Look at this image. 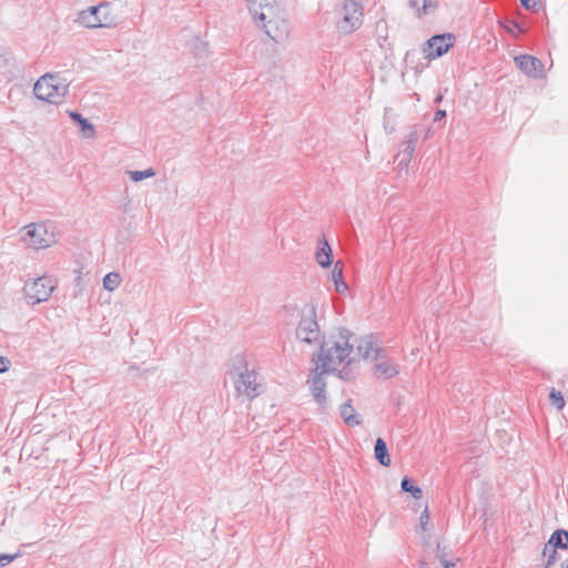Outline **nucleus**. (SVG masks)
I'll return each mask as SVG.
<instances>
[{
    "label": "nucleus",
    "mask_w": 568,
    "mask_h": 568,
    "mask_svg": "<svg viewBox=\"0 0 568 568\" xmlns=\"http://www.w3.org/2000/svg\"><path fill=\"white\" fill-rule=\"evenodd\" d=\"M359 339L346 328H336L323 335L320 348L313 356L314 364L325 369H333L342 379H349L348 367L362 358L357 354Z\"/></svg>",
    "instance_id": "1"
},
{
    "label": "nucleus",
    "mask_w": 568,
    "mask_h": 568,
    "mask_svg": "<svg viewBox=\"0 0 568 568\" xmlns=\"http://www.w3.org/2000/svg\"><path fill=\"white\" fill-rule=\"evenodd\" d=\"M357 354L364 361L375 362L373 373L377 378L389 379L399 373L397 365L386 356L385 351L378 347L369 336L361 337L357 344Z\"/></svg>",
    "instance_id": "2"
},
{
    "label": "nucleus",
    "mask_w": 568,
    "mask_h": 568,
    "mask_svg": "<svg viewBox=\"0 0 568 568\" xmlns=\"http://www.w3.org/2000/svg\"><path fill=\"white\" fill-rule=\"evenodd\" d=\"M69 85L70 82L60 73H45L34 83L33 94L41 101L59 105L64 101Z\"/></svg>",
    "instance_id": "3"
},
{
    "label": "nucleus",
    "mask_w": 568,
    "mask_h": 568,
    "mask_svg": "<svg viewBox=\"0 0 568 568\" xmlns=\"http://www.w3.org/2000/svg\"><path fill=\"white\" fill-rule=\"evenodd\" d=\"M230 376L239 396L253 399L264 390L257 373L254 369L248 368L244 363H240V365L234 366L230 372Z\"/></svg>",
    "instance_id": "4"
},
{
    "label": "nucleus",
    "mask_w": 568,
    "mask_h": 568,
    "mask_svg": "<svg viewBox=\"0 0 568 568\" xmlns=\"http://www.w3.org/2000/svg\"><path fill=\"white\" fill-rule=\"evenodd\" d=\"M23 231L28 246L34 250L48 248L54 245L59 239V229L51 221L30 223L23 227Z\"/></svg>",
    "instance_id": "5"
},
{
    "label": "nucleus",
    "mask_w": 568,
    "mask_h": 568,
    "mask_svg": "<svg viewBox=\"0 0 568 568\" xmlns=\"http://www.w3.org/2000/svg\"><path fill=\"white\" fill-rule=\"evenodd\" d=\"M336 28L339 34L348 36L363 24L364 8L362 0H344L337 12Z\"/></svg>",
    "instance_id": "6"
},
{
    "label": "nucleus",
    "mask_w": 568,
    "mask_h": 568,
    "mask_svg": "<svg viewBox=\"0 0 568 568\" xmlns=\"http://www.w3.org/2000/svg\"><path fill=\"white\" fill-rule=\"evenodd\" d=\"M295 335L300 342L308 345H313L322 341L315 305L307 304L303 307Z\"/></svg>",
    "instance_id": "7"
},
{
    "label": "nucleus",
    "mask_w": 568,
    "mask_h": 568,
    "mask_svg": "<svg viewBox=\"0 0 568 568\" xmlns=\"http://www.w3.org/2000/svg\"><path fill=\"white\" fill-rule=\"evenodd\" d=\"M55 288V281L50 276H41L26 282L24 296L31 304H39L50 298Z\"/></svg>",
    "instance_id": "8"
},
{
    "label": "nucleus",
    "mask_w": 568,
    "mask_h": 568,
    "mask_svg": "<svg viewBox=\"0 0 568 568\" xmlns=\"http://www.w3.org/2000/svg\"><path fill=\"white\" fill-rule=\"evenodd\" d=\"M329 373H335L333 369H325L321 367V365H315V367L311 371V374L307 379L308 389L315 400V403L322 408L327 407V396H326V376Z\"/></svg>",
    "instance_id": "9"
},
{
    "label": "nucleus",
    "mask_w": 568,
    "mask_h": 568,
    "mask_svg": "<svg viewBox=\"0 0 568 568\" xmlns=\"http://www.w3.org/2000/svg\"><path fill=\"white\" fill-rule=\"evenodd\" d=\"M257 23L275 42L284 41L288 37L287 21L281 17L277 8L274 9L272 18H266L265 21H257Z\"/></svg>",
    "instance_id": "10"
},
{
    "label": "nucleus",
    "mask_w": 568,
    "mask_h": 568,
    "mask_svg": "<svg viewBox=\"0 0 568 568\" xmlns=\"http://www.w3.org/2000/svg\"><path fill=\"white\" fill-rule=\"evenodd\" d=\"M419 133L420 132H419L418 125H412L408 129V132L403 140L404 149L396 156V159L398 160L399 172L408 171V165L413 160L416 143L419 138Z\"/></svg>",
    "instance_id": "11"
},
{
    "label": "nucleus",
    "mask_w": 568,
    "mask_h": 568,
    "mask_svg": "<svg viewBox=\"0 0 568 568\" xmlns=\"http://www.w3.org/2000/svg\"><path fill=\"white\" fill-rule=\"evenodd\" d=\"M455 37L452 33L437 34L427 40L423 53L432 60L445 54L454 44Z\"/></svg>",
    "instance_id": "12"
},
{
    "label": "nucleus",
    "mask_w": 568,
    "mask_h": 568,
    "mask_svg": "<svg viewBox=\"0 0 568 568\" xmlns=\"http://www.w3.org/2000/svg\"><path fill=\"white\" fill-rule=\"evenodd\" d=\"M91 7L95 9L97 18L101 20L102 28L112 29L119 24L120 17L112 2L102 1Z\"/></svg>",
    "instance_id": "13"
},
{
    "label": "nucleus",
    "mask_w": 568,
    "mask_h": 568,
    "mask_svg": "<svg viewBox=\"0 0 568 568\" xmlns=\"http://www.w3.org/2000/svg\"><path fill=\"white\" fill-rule=\"evenodd\" d=\"M515 63L528 77L542 78L545 75L542 62L534 55L523 54L516 57Z\"/></svg>",
    "instance_id": "14"
},
{
    "label": "nucleus",
    "mask_w": 568,
    "mask_h": 568,
    "mask_svg": "<svg viewBox=\"0 0 568 568\" xmlns=\"http://www.w3.org/2000/svg\"><path fill=\"white\" fill-rule=\"evenodd\" d=\"M248 11L255 21H265L266 18H272L273 11L276 8L275 0H245Z\"/></svg>",
    "instance_id": "15"
},
{
    "label": "nucleus",
    "mask_w": 568,
    "mask_h": 568,
    "mask_svg": "<svg viewBox=\"0 0 568 568\" xmlns=\"http://www.w3.org/2000/svg\"><path fill=\"white\" fill-rule=\"evenodd\" d=\"M95 9L89 7L77 13L75 22L87 29H99L102 28L101 20L97 18Z\"/></svg>",
    "instance_id": "16"
},
{
    "label": "nucleus",
    "mask_w": 568,
    "mask_h": 568,
    "mask_svg": "<svg viewBox=\"0 0 568 568\" xmlns=\"http://www.w3.org/2000/svg\"><path fill=\"white\" fill-rule=\"evenodd\" d=\"M549 548L568 549V531L564 529L554 531L544 548V555L547 554Z\"/></svg>",
    "instance_id": "17"
},
{
    "label": "nucleus",
    "mask_w": 568,
    "mask_h": 568,
    "mask_svg": "<svg viewBox=\"0 0 568 568\" xmlns=\"http://www.w3.org/2000/svg\"><path fill=\"white\" fill-rule=\"evenodd\" d=\"M339 414L348 426H357L362 424V417L359 414L355 412V408L352 406L351 400L344 403L341 406Z\"/></svg>",
    "instance_id": "18"
},
{
    "label": "nucleus",
    "mask_w": 568,
    "mask_h": 568,
    "mask_svg": "<svg viewBox=\"0 0 568 568\" xmlns=\"http://www.w3.org/2000/svg\"><path fill=\"white\" fill-rule=\"evenodd\" d=\"M315 258L322 267H328L332 264V248L326 240L321 241Z\"/></svg>",
    "instance_id": "19"
},
{
    "label": "nucleus",
    "mask_w": 568,
    "mask_h": 568,
    "mask_svg": "<svg viewBox=\"0 0 568 568\" xmlns=\"http://www.w3.org/2000/svg\"><path fill=\"white\" fill-rule=\"evenodd\" d=\"M374 454L375 458L378 460V463L383 466H389L390 465V457L387 452L386 443L383 438H377L375 442L374 447Z\"/></svg>",
    "instance_id": "20"
},
{
    "label": "nucleus",
    "mask_w": 568,
    "mask_h": 568,
    "mask_svg": "<svg viewBox=\"0 0 568 568\" xmlns=\"http://www.w3.org/2000/svg\"><path fill=\"white\" fill-rule=\"evenodd\" d=\"M332 280L334 282L336 292L343 294L348 290V286L343 278V266H342L341 262H336L334 264V267L332 271Z\"/></svg>",
    "instance_id": "21"
},
{
    "label": "nucleus",
    "mask_w": 568,
    "mask_h": 568,
    "mask_svg": "<svg viewBox=\"0 0 568 568\" xmlns=\"http://www.w3.org/2000/svg\"><path fill=\"white\" fill-rule=\"evenodd\" d=\"M121 276L118 272H110L103 277V287L109 292H113L119 287Z\"/></svg>",
    "instance_id": "22"
},
{
    "label": "nucleus",
    "mask_w": 568,
    "mask_h": 568,
    "mask_svg": "<svg viewBox=\"0 0 568 568\" xmlns=\"http://www.w3.org/2000/svg\"><path fill=\"white\" fill-rule=\"evenodd\" d=\"M396 114L392 108H385L384 110V130L387 134L395 132V124L393 123Z\"/></svg>",
    "instance_id": "23"
},
{
    "label": "nucleus",
    "mask_w": 568,
    "mask_h": 568,
    "mask_svg": "<svg viewBox=\"0 0 568 568\" xmlns=\"http://www.w3.org/2000/svg\"><path fill=\"white\" fill-rule=\"evenodd\" d=\"M400 487L404 491L410 493L415 499H420L423 497V490L418 486H415L407 477L403 478Z\"/></svg>",
    "instance_id": "24"
},
{
    "label": "nucleus",
    "mask_w": 568,
    "mask_h": 568,
    "mask_svg": "<svg viewBox=\"0 0 568 568\" xmlns=\"http://www.w3.org/2000/svg\"><path fill=\"white\" fill-rule=\"evenodd\" d=\"M128 175L133 182H140L144 179L153 178L155 171L151 168L144 171H128Z\"/></svg>",
    "instance_id": "25"
},
{
    "label": "nucleus",
    "mask_w": 568,
    "mask_h": 568,
    "mask_svg": "<svg viewBox=\"0 0 568 568\" xmlns=\"http://www.w3.org/2000/svg\"><path fill=\"white\" fill-rule=\"evenodd\" d=\"M70 116H71V119H73L81 125L82 131H84V132L89 131L90 135L93 134V132H94L93 125L87 119H84L80 113L70 112Z\"/></svg>",
    "instance_id": "26"
},
{
    "label": "nucleus",
    "mask_w": 568,
    "mask_h": 568,
    "mask_svg": "<svg viewBox=\"0 0 568 568\" xmlns=\"http://www.w3.org/2000/svg\"><path fill=\"white\" fill-rule=\"evenodd\" d=\"M549 399L552 406H555L558 410H561L565 406V399L561 392L552 388L549 394Z\"/></svg>",
    "instance_id": "27"
},
{
    "label": "nucleus",
    "mask_w": 568,
    "mask_h": 568,
    "mask_svg": "<svg viewBox=\"0 0 568 568\" xmlns=\"http://www.w3.org/2000/svg\"><path fill=\"white\" fill-rule=\"evenodd\" d=\"M20 556L19 552L14 555H0V568L8 566L10 562H12L16 558Z\"/></svg>",
    "instance_id": "28"
},
{
    "label": "nucleus",
    "mask_w": 568,
    "mask_h": 568,
    "mask_svg": "<svg viewBox=\"0 0 568 568\" xmlns=\"http://www.w3.org/2000/svg\"><path fill=\"white\" fill-rule=\"evenodd\" d=\"M550 549H551V552L549 555H547V554L545 555V556H547L545 568H550L551 566L555 565V562L557 560L556 548H550Z\"/></svg>",
    "instance_id": "29"
},
{
    "label": "nucleus",
    "mask_w": 568,
    "mask_h": 568,
    "mask_svg": "<svg viewBox=\"0 0 568 568\" xmlns=\"http://www.w3.org/2000/svg\"><path fill=\"white\" fill-rule=\"evenodd\" d=\"M10 361L6 357L0 356V374L9 369Z\"/></svg>",
    "instance_id": "30"
},
{
    "label": "nucleus",
    "mask_w": 568,
    "mask_h": 568,
    "mask_svg": "<svg viewBox=\"0 0 568 568\" xmlns=\"http://www.w3.org/2000/svg\"><path fill=\"white\" fill-rule=\"evenodd\" d=\"M520 2L526 9H535L538 4V0H520Z\"/></svg>",
    "instance_id": "31"
},
{
    "label": "nucleus",
    "mask_w": 568,
    "mask_h": 568,
    "mask_svg": "<svg viewBox=\"0 0 568 568\" xmlns=\"http://www.w3.org/2000/svg\"><path fill=\"white\" fill-rule=\"evenodd\" d=\"M427 520H428V510L425 509L420 515V524H422L423 529H425V525H426Z\"/></svg>",
    "instance_id": "32"
},
{
    "label": "nucleus",
    "mask_w": 568,
    "mask_h": 568,
    "mask_svg": "<svg viewBox=\"0 0 568 568\" xmlns=\"http://www.w3.org/2000/svg\"><path fill=\"white\" fill-rule=\"evenodd\" d=\"M445 116H446V111H444V110H438V111H436V113H435L434 121H439V120L444 119Z\"/></svg>",
    "instance_id": "33"
},
{
    "label": "nucleus",
    "mask_w": 568,
    "mask_h": 568,
    "mask_svg": "<svg viewBox=\"0 0 568 568\" xmlns=\"http://www.w3.org/2000/svg\"><path fill=\"white\" fill-rule=\"evenodd\" d=\"M440 561L443 562L445 568L455 567V562H453V561H448V560H445V559H442V558H440Z\"/></svg>",
    "instance_id": "34"
},
{
    "label": "nucleus",
    "mask_w": 568,
    "mask_h": 568,
    "mask_svg": "<svg viewBox=\"0 0 568 568\" xmlns=\"http://www.w3.org/2000/svg\"><path fill=\"white\" fill-rule=\"evenodd\" d=\"M432 134V129L430 128H427L426 131H425V134H424V139H428L429 135Z\"/></svg>",
    "instance_id": "35"
},
{
    "label": "nucleus",
    "mask_w": 568,
    "mask_h": 568,
    "mask_svg": "<svg viewBox=\"0 0 568 568\" xmlns=\"http://www.w3.org/2000/svg\"><path fill=\"white\" fill-rule=\"evenodd\" d=\"M561 568H568V559L564 560L560 565Z\"/></svg>",
    "instance_id": "36"
},
{
    "label": "nucleus",
    "mask_w": 568,
    "mask_h": 568,
    "mask_svg": "<svg viewBox=\"0 0 568 568\" xmlns=\"http://www.w3.org/2000/svg\"><path fill=\"white\" fill-rule=\"evenodd\" d=\"M410 4H412L413 7H415V6H417V2H416L415 0H410Z\"/></svg>",
    "instance_id": "37"
},
{
    "label": "nucleus",
    "mask_w": 568,
    "mask_h": 568,
    "mask_svg": "<svg viewBox=\"0 0 568 568\" xmlns=\"http://www.w3.org/2000/svg\"><path fill=\"white\" fill-rule=\"evenodd\" d=\"M427 7L428 6L426 3H424L423 10H424L425 13L427 12Z\"/></svg>",
    "instance_id": "38"
},
{
    "label": "nucleus",
    "mask_w": 568,
    "mask_h": 568,
    "mask_svg": "<svg viewBox=\"0 0 568 568\" xmlns=\"http://www.w3.org/2000/svg\"><path fill=\"white\" fill-rule=\"evenodd\" d=\"M420 568H428L425 562H420Z\"/></svg>",
    "instance_id": "39"
}]
</instances>
